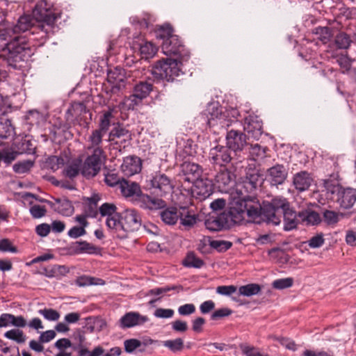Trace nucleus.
Instances as JSON below:
<instances>
[{"instance_id":"f257e3e1","label":"nucleus","mask_w":356,"mask_h":356,"mask_svg":"<svg viewBox=\"0 0 356 356\" xmlns=\"http://www.w3.org/2000/svg\"><path fill=\"white\" fill-rule=\"evenodd\" d=\"M28 31L32 34L41 33L35 19L30 15H24L18 19L17 24L11 29L6 30V33L0 32V56L14 69L22 67V63L27 61L34 52L25 37H13L10 33L17 34Z\"/></svg>"},{"instance_id":"f03ea898","label":"nucleus","mask_w":356,"mask_h":356,"mask_svg":"<svg viewBox=\"0 0 356 356\" xmlns=\"http://www.w3.org/2000/svg\"><path fill=\"white\" fill-rule=\"evenodd\" d=\"M231 196V206L229 211L226 212L228 226L229 221L234 224H241L245 220V216L256 223L263 221V204H261L256 197L236 193H232Z\"/></svg>"},{"instance_id":"7ed1b4c3","label":"nucleus","mask_w":356,"mask_h":356,"mask_svg":"<svg viewBox=\"0 0 356 356\" xmlns=\"http://www.w3.org/2000/svg\"><path fill=\"white\" fill-rule=\"evenodd\" d=\"M284 218V229L291 231L296 228L298 221L296 212L290 207L287 200L283 197H275L270 202H263V221L268 224L278 225Z\"/></svg>"},{"instance_id":"20e7f679","label":"nucleus","mask_w":356,"mask_h":356,"mask_svg":"<svg viewBox=\"0 0 356 356\" xmlns=\"http://www.w3.org/2000/svg\"><path fill=\"white\" fill-rule=\"evenodd\" d=\"M207 124L209 127L218 129L229 127L233 122L238 121L240 113L237 108L230 107L223 112L221 107H209L208 108Z\"/></svg>"},{"instance_id":"39448f33","label":"nucleus","mask_w":356,"mask_h":356,"mask_svg":"<svg viewBox=\"0 0 356 356\" xmlns=\"http://www.w3.org/2000/svg\"><path fill=\"white\" fill-rule=\"evenodd\" d=\"M201 174L202 168L198 164L185 161L179 165V172L175 177V184L181 191H191V186Z\"/></svg>"},{"instance_id":"423d86ee","label":"nucleus","mask_w":356,"mask_h":356,"mask_svg":"<svg viewBox=\"0 0 356 356\" xmlns=\"http://www.w3.org/2000/svg\"><path fill=\"white\" fill-rule=\"evenodd\" d=\"M184 61L177 58L160 60L152 67L151 73L156 79L172 81L176 77L183 74L180 65Z\"/></svg>"},{"instance_id":"0eeeda50","label":"nucleus","mask_w":356,"mask_h":356,"mask_svg":"<svg viewBox=\"0 0 356 356\" xmlns=\"http://www.w3.org/2000/svg\"><path fill=\"white\" fill-rule=\"evenodd\" d=\"M47 3L41 1L38 2L33 10V17L38 24V27L41 32V38L47 35V34L53 28L56 17L47 7Z\"/></svg>"},{"instance_id":"6e6552de","label":"nucleus","mask_w":356,"mask_h":356,"mask_svg":"<svg viewBox=\"0 0 356 356\" xmlns=\"http://www.w3.org/2000/svg\"><path fill=\"white\" fill-rule=\"evenodd\" d=\"M324 187L327 192L337 193L336 202L340 207L344 209H351L356 202V189L353 188H343L339 184H333L329 179L324 180Z\"/></svg>"},{"instance_id":"1a4fd4ad","label":"nucleus","mask_w":356,"mask_h":356,"mask_svg":"<svg viewBox=\"0 0 356 356\" xmlns=\"http://www.w3.org/2000/svg\"><path fill=\"white\" fill-rule=\"evenodd\" d=\"M234 153L226 146L218 145L211 149L209 152L210 161L220 166H225L231 163L232 168H236L237 165L241 163V160L235 158Z\"/></svg>"},{"instance_id":"9d476101","label":"nucleus","mask_w":356,"mask_h":356,"mask_svg":"<svg viewBox=\"0 0 356 356\" xmlns=\"http://www.w3.org/2000/svg\"><path fill=\"white\" fill-rule=\"evenodd\" d=\"M104 159V152L102 148L93 150L92 154L88 156L81 165V175L86 179L95 177L101 170Z\"/></svg>"},{"instance_id":"9b49d317","label":"nucleus","mask_w":356,"mask_h":356,"mask_svg":"<svg viewBox=\"0 0 356 356\" xmlns=\"http://www.w3.org/2000/svg\"><path fill=\"white\" fill-rule=\"evenodd\" d=\"M161 48L166 56H176L182 60H187L190 57L189 51L177 35H172L165 42H162Z\"/></svg>"},{"instance_id":"f8f14e48","label":"nucleus","mask_w":356,"mask_h":356,"mask_svg":"<svg viewBox=\"0 0 356 356\" xmlns=\"http://www.w3.org/2000/svg\"><path fill=\"white\" fill-rule=\"evenodd\" d=\"M106 225L108 229L116 232H131L134 230V210L126 209L116 218L106 220Z\"/></svg>"},{"instance_id":"ddd939ff","label":"nucleus","mask_w":356,"mask_h":356,"mask_svg":"<svg viewBox=\"0 0 356 356\" xmlns=\"http://www.w3.org/2000/svg\"><path fill=\"white\" fill-rule=\"evenodd\" d=\"M151 187L158 196L164 197L172 193L175 185L163 173H156L150 180Z\"/></svg>"},{"instance_id":"4468645a","label":"nucleus","mask_w":356,"mask_h":356,"mask_svg":"<svg viewBox=\"0 0 356 356\" xmlns=\"http://www.w3.org/2000/svg\"><path fill=\"white\" fill-rule=\"evenodd\" d=\"M213 191V184L211 179H197L191 186V191H185L186 195H191L200 201L209 197Z\"/></svg>"},{"instance_id":"2eb2a0df","label":"nucleus","mask_w":356,"mask_h":356,"mask_svg":"<svg viewBox=\"0 0 356 356\" xmlns=\"http://www.w3.org/2000/svg\"><path fill=\"white\" fill-rule=\"evenodd\" d=\"M135 204L143 209L153 210L163 208L165 202L161 199L143 194L140 186L135 182Z\"/></svg>"},{"instance_id":"dca6fc26","label":"nucleus","mask_w":356,"mask_h":356,"mask_svg":"<svg viewBox=\"0 0 356 356\" xmlns=\"http://www.w3.org/2000/svg\"><path fill=\"white\" fill-rule=\"evenodd\" d=\"M259 181V175L258 172L254 170L248 171L246 172L245 177L241 183L236 184L235 192L236 194H248L254 191Z\"/></svg>"},{"instance_id":"f3484780","label":"nucleus","mask_w":356,"mask_h":356,"mask_svg":"<svg viewBox=\"0 0 356 356\" xmlns=\"http://www.w3.org/2000/svg\"><path fill=\"white\" fill-rule=\"evenodd\" d=\"M246 144V135L241 131L232 129L227 133L226 147L232 150L234 155H236L237 152L241 151Z\"/></svg>"},{"instance_id":"a211bd4d","label":"nucleus","mask_w":356,"mask_h":356,"mask_svg":"<svg viewBox=\"0 0 356 356\" xmlns=\"http://www.w3.org/2000/svg\"><path fill=\"white\" fill-rule=\"evenodd\" d=\"M288 175L286 168L281 164L268 168L266 172V180L273 186L282 184L286 180Z\"/></svg>"},{"instance_id":"6ab92c4d","label":"nucleus","mask_w":356,"mask_h":356,"mask_svg":"<svg viewBox=\"0 0 356 356\" xmlns=\"http://www.w3.org/2000/svg\"><path fill=\"white\" fill-rule=\"evenodd\" d=\"M205 227L211 232H218L228 227L227 216L223 211L216 216H211L204 222Z\"/></svg>"},{"instance_id":"aec40b11","label":"nucleus","mask_w":356,"mask_h":356,"mask_svg":"<svg viewBox=\"0 0 356 356\" xmlns=\"http://www.w3.org/2000/svg\"><path fill=\"white\" fill-rule=\"evenodd\" d=\"M235 179L236 175L231 169L228 168L220 170L215 177L218 187L222 190H227L229 187L234 186Z\"/></svg>"},{"instance_id":"412c9836","label":"nucleus","mask_w":356,"mask_h":356,"mask_svg":"<svg viewBox=\"0 0 356 356\" xmlns=\"http://www.w3.org/2000/svg\"><path fill=\"white\" fill-rule=\"evenodd\" d=\"M244 129L254 138H258L262 133V122L256 115H248L244 120Z\"/></svg>"},{"instance_id":"4be33fe9","label":"nucleus","mask_w":356,"mask_h":356,"mask_svg":"<svg viewBox=\"0 0 356 356\" xmlns=\"http://www.w3.org/2000/svg\"><path fill=\"white\" fill-rule=\"evenodd\" d=\"M47 204L58 213L70 216L74 211L72 202L67 199H56L55 202L47 201Z\"/></svg>"},{"instance_id":"5701e85b","label":"nucleus","mask_w":356,"mask_h":356,"mask_svg":"<svg viewBox=\"0 0 356 356\" xmlns=\"http://www.w3.org/2000/svg\"><path fill=\"white\" fill-rule=\"evenodd\" d=\"M137 45L141 60H148L152 58L158 51V47L152 42L145 40Z\"/></svg>"},{"instance_id":"b1692460","label":"nucleus","mask_w":356,"mask_h":356,"mask_svg":"<svg viewBox=\"0 0 356 356\" xmlns=\"http://www.w3.org/2000/svg\"><path fill=\"white\" fill-rule=\"evenodd\" d=\"M312 179L306 171H302L296 174L293 177V184L299 191H305L309 188Z\"/></svg>"},{"instance_id":"393cba45","label":"nucleus","mask_w":356,"mask_h":356,"mask_svg":"<svg viewBox=\"0 0 356 356\" xmlns=\"http://www.w3.org/2000/svg\"><path fill=\"white\" fill-rule=\"evenodd\" d=\"M179 219L184 229L188 230L197 223V216L191 213L188 209L182 208L181 210H179Z\"/></svg>"},{"instance_id":"a878e982","label":"nucleus","mask_w":356,"mask_h":356,"mask_svg":"<svg viewBox=\"0 0 356 356\" xmlns=\"http://www.w3.org/2000/svg\"><path fill=\"white\" fill-rule=\"evenodd\" d=\"M162 221L169 225L176 224L179 220V211L175 207H169L160 212Z\"/></svg>"},{"instance_id":"bb28decb","label":"nucleus","mask_w":356,"mask_h":356,"mask_svg":"<svg viewBox=\"0 0 356 356\" xmlns=\"http://www.w3.org/2000/svg\"><path fill=\"white\" fill-rule=\"evenodd\" d=\"M177 145L178 147L177 152H179V155L184 158L188 156H193L195 152L193 141L189 138L186 140L182 139L181 141H178Z\"/></svg>"},{"instance_id":"cd10ccee","label":"nucleus","mask_w":356,"mask_h":356,"mask_svg":"<svg viewBox=\"0 0 356 356\" xmlns=\"http://www.w3.org/2000/svg\"><path fill=\"white\" fill-rule=\"evenodd\" d=\"M152 89V84L148 81H140L135 84V104L136 99L145 98Z\"/></svg>"},{"instance_id":"c85d7f7f","label":"nucleus","mask_w":356,"mask_h":356,"mask_svg":"<svg viewBox=\"0 0 356 356\" xmlns=\"http://www.w3.org/2000/svg\"><path fill=\"white\" fill-rule=\"evenodd\" d=\"M99 212L102 217H106V220L115 219L118 216L117 207L113 203L105 202L99 208Z\"/></svg>"},{"instance_id":"c756f323","label":"nucleus","mask_w":356,"mask_h":356,"mask_svg":"<svg viewBox=\"0 0 356 356\" xmlns=\"http://www.w3.org/2000/svg\"><path fill=\"white\" fill-rule=\"evenodd\" d=\"M299 217L308 225H317L321 222L319 214L312 210H305L299 213Z\"/></svg>"},{"instance_id":"7c9ffc66","label":"nucleus","mask_w":356,"mask_h":356,"mask_svg":"<svg viewBox=\"0 0 356 356\" xmlns=\"http://www.w3.org/2000/svg\"><path fill=\"white\" fill-rule=\"evenodd\" d=\"M182 264L188 268H201L204 265V262L193 252H189L183 260Z\"/></svg>"},{"instance_id":"2f4dec72","label":"nucleus","mask_w":356,"mask_h":356,"mask_svg":"<svg viewBox=\"0 0 356 356\" xmlns=\"http://www.w3.org/2000/svg\"><path fill=\"white\" fill-rule=\"evenodd\" d=\"M343 213L332 210L325 209L323 212V220L328 225H336L339 221L340 218H343Z\"/></svg>"},{"instance_id":"473e14b6","label":"nucleus","mask_w":356,"mask_h":356,"mask_svg":"<svg viewBox=\"0 0 356 356\" xmlns=\"http://www.w3.org/2000/svg\"><path fill=\"white\" fill-rule=\"evenodd\" d=\"M104 134H105V133L100 131L99 129H95L92 131L88 138L90 145L88 147V149H92L93 150H95L97 148H102L100 145L102 143V137Z\"/></svg>"},{"instance_id":"72a5a7b5","label":"nucleus","mask_w":356,"mask_h":356,"mask_svg":"<svg viewBox=\"0 0 356 356\" xmlns=\"http://www.w3.org/2000/svg\"><path fill=\"white\" fill-rule=\"evenodd\" d=\"M81 161L76 159L73 161L70 165H67L65 169V175L69 178L76 177L81 170Z\"/></svg>"},{"instance_id":"f704fd0d","label":"nucleus","mask_w":356,"mask_h":356,"mask_svg":"<svg viewBox=\"0 0 356 356\" xmlns=\"http://www.w3.org/2000/svg\"><path fill=\"white\" fill-rule=\"evenodd\" d=\"M261 291V286L258 284H248L239 287V295L252 296L258 294Z\"/></svg>"},{"instance_id":"c9c22d12","label":"nucleus","mask_w":356,"mask_h":356,"mask_svg":"<svg viewBox=\"0 0 356 356\" xmlns=\"http://www.w3.org/2000/svg\"><path fill=\"white\" fill-rule=\"evenodd\" d=\"M313 33L316 35V38L323 44L329 42L332 36L331 30L327 26H318L314 29Z\"/></svg>"},{"instance_id":"e433bc0d","label":"nucleus","mask_w":356,"mask_h":356,"mask_svg":"<svg viewBox=\"0 0 356 356\" xmlns=\"http://www.w3.org/2000/svg\"><path fill=\"white\" fill-rule=\"evenodd\" d=\"M113 118L114 116L111 110L105 112L100 120L99 128L98 129L106 134L111 124L115 125V123L113 122Z\"/></svg>"},{"instance_id":"4c0bfd02","label":"nucleus","mask_w":356,"mask_h":356,"mask_svg":"<svg viewBox=\"0 0 356 356\" xmlns=\"http://www.w3.org/2000/svg\"><path fill=\"white\" fill-rule=\"evenodd\" d=\"M173 35H175L173 33V29L169 24L161 26L156 31V38L161 40L163 41L162 42H165L167 39Z\"/></svg>"},{"instance_id":"58836bf2","label":"nucleus","mask_w":356,"mask_h":356,"mask_svg":"<svg viewBox=\"0 0 356 356\" xmlns=\"http://www.w3.org/2000/svg\"><path fill=\"white\" fill-rule=\"evenodd\" d=\"M13 128L8 119H0V138H7L12 135Z\"/></svg>"},{"instance_id":"ea45409f","label":"nucleus","mask_w":356,"mask_h":356,"mask_svg":"<svg viewBox=\"0 0 356 356\" xmlns=\"http://www.w3.org/2000/svg\"><path fill=\"white\" fill-rule=\"evenodd\" d=\"M34 162L31 160H25L15 163L13 166L15 172L24 174L28 172L33 166Z\"/></svg>"},{"instance_id":"a19ab883","label":"nucleus","mask_w":356,"mask_h":356,"mask_svg":"<svg viewBox=\"0 0 356 356\" xmlns=\"http://www.w3.org/2000/svg\"><path fill=\"white\" fill-rule=\"evenodd\" d=\"M121 193L125 197H130L134 195V182L122 178L120 182Z\"/></svg>"},{"instance_id":"79ce46f5","label":"nucleus","mask_w":356,"mask_h":356,"mask_svg":"<svg viewBox=\"0 0 356 356\" xmlns=\"http://www.w3.org/2000/svg\"><path fill=\"white\" fill-rule=\"evenodd\" d=\"M4 337L19 343H24L26 341V336L24 334V332L19 329H13L7 331L5 332Z\"/></svg>"},{"instance_id":"37998d69","label":"nucleus","mask_w":356,"mask_h":356,"mask_svg":"<svg viewBox=\"0 0 356 356\" xmlns=\"http://www.w3.org/2000/svg\"><path fill=\"white\" fill-rule=\"evenodd\" d=\"M122 170L127 177H130L134 175V156H129L126 157L122 164L121 165Z\"/></svg>"},{"instance_id":"c03bdc74","label":"nucleus","mask_w":356,"mask_h":356,"mask_svg":"<svg viewBox=\"0 0 356 356\" xmlns=\"http://www.w3.org/2000/svg\"><path fill=\"white\" fill-rule=\"evenodd\" d=\"M163 346L172 352L176 353L184 349V341L181 338L163 341Z\"/></svg>"},{"instance_id":"a18cd8bd","label":"nucleus","mask_w":356,"mask_h":356,"mask_svg":"<svg viewBox=\"0 0 356 356\" xmlns=\"http://www.w3.org/2000/svg\"><path fill=\"white\" fill-rule=\"evenodd\" d=\"M76 243L78 245L77 250L80 252L93 254L96 253L99 250V248L97 247L86 241H78Z\"/></svg>"},{"instance_id":"49530a36","label":"nucleus","mask_w":356,"mask_h":356,"mask_svg":"<svg viewBox=\"0 0 356 356\" xmlns=\"http://www.w3.org/2000/svg\"><path fill=\"white\" fill-rule=\"evenodd\" d=\"M351 43L350 37L344 33H339L335 38V44L339 49H347Z\"/></svg>"},{"instance_id":"de8ad7c7","label":"nucleus","mask_w":356,"mask_h":356,"mask_svg":"<svg viewBox=\"0 0 356 356\" xmlns=\"http://www.w3.org/2000/svg\"><path fill=\"white\" fill-rule=\"evenodd\" d=\"M293 284V279L292 277H286L274 280L272 286L274 289L282 290L292 286Z\"/></svg>"},{"instance_id":"09e8293b","label":"nucleus","mask_w":356,"mask_h":356,"mask_svg":"<svg viewBox=\"0 0 356 356\" xmlns=\"http://www.w3.org/2000/svg\"><path fill=\"white\" fill-rule=\"evenodd\" d=\"M153 21L152 16L149 13H144L141 19H135V27L137 26L141 30V33L147 29L149 24Z\"/></svg>"},{"instance_id":"8fccbe9b","label":"nucleus","mask_w":356,"mask_h":356,"mask_svg":"<svg viewBox=\"0 0 356 356\" xmlns=\"http://www.w3.org/2000/svg\"><path fill=\"white\" fill-rule=\"evenodd\" d=\"M38 313L41 314L46 320L50 321H58L60 318V314L58 312L54 309H47L38 310Z\"/></svg>"},{"instance_id":"3c124183","label":"nucleus","mask_w":356,"mask_h":356,"mask_svg":"<svg viewBox=\"0 0 356 356\" xmlns=\"http://www.w3.org/2000/svg\"><path fill=\"white\" fill-rule=\"evenodd\" d=\"M232 245L229 241L222 240H213L210 241V246L218 252H225Z\"/></svg>"},{"instance_id":"603ef678","label":"nucleus","mask_w":356,"mask_h":356,"mask_svg":"<svg viewBox=\"0 0 356 356\" xmlns=\"http://www.w3.org/2000/svg\"><path fill=\"white\" fill-rule=\"evenodd\" d=\"M127 130L121 127L118 124L115 126L109 134V140L114 141L117 138H120L123 136L129 137Z\"/></svg>"},{"instance_id":"864d4df0","label":"nucleus","mask_w":356,"mask_h":356,"mask_svg":"<svg viewBox=\"0 0 356 356\" xmlns=\"http://www.w3.org/2000/svg\"><path fill=\"white\" fill-rule=\"evenodd\" d=\"M250 155L252 157V160L257 161L260 159L265 157L266 152L265 149H262L259 145L255 144L251 145V147L250 149Z\"/></svg>"},{"instance_id":"5fc2aeb1","label":"nucleus","mask_w":356,"mask_h":356,"mask_svg":"<svg viewBox=\"0 0 356 356\" xmlns=\"http://www.w3.org/2000/svg\"><path fill=\"white\" fill-rule=\"evenodd\" d=\"M100 282H102V280L100 279H95L94 277L88 276H81L76 279V284L79 286H86L101 284Z\"/></svg>"},{"instance_id":"6e6d98bb","label":"nucleus","mask_w":356,"mask_h":356,"mask_svg":"<svg viewBox=\"0 0 356 356\" xmlns=\"http://www.w3.org/2000/svg\"><path fill=\"white\" fill-rule=\"evenodd\" d=\"M60 269H63L65 271V266L60 265H54L52 266H49L43 268V272L42 273L44 275L47 277L51 278L54 277H57L59 275V272Z\"/></svg>"},{"instance_id":"4d7b16f0","label":"nucleus","mask_w":356,"mask_h":356,"mask_svg":"<svg viewBox=\"0 0 356 356\" xmlns=\"http://www.w3.org/2000/svg\"><path fill=\"white\" fill-rule=\"evenodd\" d=\"M29 212L33 218H40L45 216L47 209L44 206L34 204L30 207Z\"/></svg>"},{"instance_id":"13d9d810","label":"nucleus","mask_w":356,"mask_h":356,"mask_svg":"<svg viewBox=\"0 0 356 356\" xmlns=\"http://www.w3.org/2000/svg\"><path fill=\"white\" fill-rule=\"evenodd\" d=\"M307 243L311 248H318L321 247L325 243L323 234H317L308 240Z\"/></svg>"},{"instance_id":"bf43d9fd","label":"nucleus","mask_w":356,"mask_h":356,"mask_svg":"<svg viewBox=\"0 0 356 356\" xmlns=\"http://www.w3.org/2000/svg\"><path fill=\"white\" fill-rule=\"evenodd\" d=\"M0 251L3 252H17V248L13 245L12 242L8 238L0 240Z\"/></svg>"},{"instance_id":"052dcab7","label":"nucleus","mask_w":356,"mask_h":356,"mask_svg":"<svg viewBox=\"0 0 356 356\" xmlns=\"http://www.w3.org/2000/svg\"><path fill=\"white\" fill-rule=\"evenodd\" d=\"M47 163L48 166L55 171L64 164V160L61 157L52 156L47 159Z\"/></svg>"},{"instance_id":"680f3d73","label":"nucleus","mask_w":356,"mask_h":356,"mask_svg":"<svg viewBox=\"0 0 356 356\" xmlns=\"http://www.w3.org/2000/svg\"><path fill=\"white\" fill-rule=\"evenodd\" d=\"M237 291V287L234 285H222L216 288V292L222 296H231Z\"/></svg>"},{"instance_id":"e2e57ef3","label":"nucleus","mask_w":356,"mask_h":356,"mask_svg":"<svg viewBox=\"0 0 356 356\" xmlns=\"http://www.w3.org/2000/svg\"><path fill=\"white\" fill-rule=\"evenodd\" d=\"M120 326L123 328L134 326V312L126 314L120 318Z\"/></svg>"},{"instance_id":"0e129e2a","label":"nucleus","mask_w":356,"mask_h":356,"mask_svg":"<svg viewBox=\"0 0 356 356\" xmlns=\"http://www.w3.org/2000/svg\"><path fill=\"white\" fill-rule=\"evenodd\" d=\"M174 310L172 309L158 308L155 310L154 315L156 318H170L174 315Z\"/></svg>"},{"instance_id":"69168bd1","label":"nucleus","mask_w":356,"mask_h":356,"mask_svg":"<svg viewBox=\"0 0 356 356\" xmlns=\"http://www.w3.org/2000/svg\"><path fill=\"white\" fill-rule=\"evenodd\" d=\"M19 149L22 153L31 154L35 152V147L30 140L24 139L22 141Z\"/></svg>"},{"instance_id":"338daca9","label":"nucleus","mask_w":356,"mask_h":356,"mask_svg":"<svg viewBox=\"0 0 356 356\" xmlns=\"http://www.w3.org/2000/svg\"><path fill=\"white\" fill-rule=\"evenodd\" d=\"M195 312V307L192 303L181 305L178 308V313L181 316H188Z\"/></svg>"},{"instance_id":"774afa93","label":"nucleus","mask_w":356,"mask_h":356,"mask_svg":"<svg viewBox=\"0 0 356 356\" xmlns=\"http://www.w3.org/2000/svg\"><path fill=\"white\" fill-rule=\"evenodd\" d=\"M105 183L109 186H115L118 184L120 185L121 180L116 173L108 172L105 175L104 178Z\"/></svg>"}]
</instances>
